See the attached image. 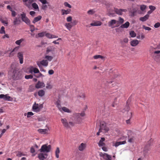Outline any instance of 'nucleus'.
<instances>
[{
  "instance_id": "f257e3e1",
  "label": "nucleus",
  "mask_w": 160,
  "mask_h": 160,
  "mask_svg": "<svg viewBox=\"0 0 160 160\" xmlns=\"http://www.w3.org/2000/svg\"><path fill=\"white\" fill-rule=\"evenodd\" d=\"M20 16H21V18L22 21L28 25H29L30 31L32 32H33L35 30L34 26L33 25H30V21L27 17L26 14L23 12L20 14Z\"/></svg>"
},
{
  "instance_id": "f03ea898",
  "label": "nucleus",
  "mask_w": 160,
  "mask_h": 160,
  "mask_svg": "<svg viewBox=\"0 0 160 160\" xmlns=\"http://www.w3.org/2000/svg\"><path fill=\"white\" fill-rule=\"evenodd\" d=\"M51 149V146L50 145H48L47 144L42 145L41 148L39 149V151L41 152H49Z\"/></svg>"
},
{
  "instance_id": "7ed1b4c3",
  "label": "nucleus",
  "mask_w": 160,
  "mask_h": 160,
  "mask_svg": "<svg viewBox=\"0 0 160 160\" xmlns=\"http://www.w3.org/2000/svg\"><path fill=\"white\" fill-rule=\"evenodd\" d=\"M99 129L102 132H107L109 130V128L106 126V123L104 122H101L100 123Z\"/></svg>"
},
{
  "instance_id": "20e7f679",
  "label": "nucleus",
  "mask_w": 160,
  "mask_h": 160,
  "mask_svg": "<svg viewBox=\"0 0 160 160\" xmlns=\"http://www.w3.org/2000/svg\"><path fill=\"white\" fill-rule=\"evenodd\" d=\"M85 115V114L84 112L80 113H77L74 114V116L75 117V119L78 122L81 120L82 119V117H84Z\"/></svg>"
},
{
  "instance_id": "39448f33",
  "label": "nucleus",
  "mask_w": 160,
  "mask_h": 160,
  "mask_svg": "<svg viewBox=\"0 0 160 160\" xmlns=\"http://www.w3.org/2000/svg\"><path fill=\"white\" fill-rule=\"evenodd\" d=\"M108 26L112 28L118 27L116 26V25H117V20L115 19L111 20L108 22Z\"/></svg>"
},
{
  "instance_id": "423d86ee",
  "label": "nucleus",
  "mask_w": 160,
  "mask_h": 160,
  "mask_svg": "<svg viewBox=\"0 0 160 160\" xmlns=\"http://www.w3.org/2000/svg\"><path fill=\"white\" fill-rule=\"evenodd\" d=\"M99 155L100 157H102L105 160H112L111 156L106 153L100 152Z\"/></svg>"
},
{
  "instance_id": "0eeeda50",
  "label": "nucleus",
  "mask_w": 160,
  "mask_h": 160,
  "mask_svg": "<svg viewBox=\"0 0 160 160\" xmlns=\"http://www.w3.org/2000/svg\"><path fill=\"white\" fill-rule=\"evenodd\" d=\"M114 11L117 14L120 15H122V12H126L127 11V10L126 9H118L117 8H114Z\"/></svg>"
},
{
  "instance_id": "6e6552de",
  "label": "nucleus",
  "mask_w": 160,
  "mask_h": 160,
  "mask_svg": "<svg viewBox=\"0 0 160 160\" xmlns=\"http://www.w3.org/2000/svg\"><path fill=\"white\" fill-rule=\"evenodd\" d=\"M20 14H18V17L20 16L21 17V16H20ZM21 22V20L20 19V17H18V18H15L14 19L13 23L14 25H16L19 24Z\"/></svg>"
},
{
  "instance_id": "1a4fd4ad",
  "label": "nucleus",
  "mask_w": 160,
  "mask_h": 160,
  "mask_svg": "<svg viewBox=\"0 0 160 160\" xmlns=\"http://www.w3.org/2000/svg\"><path fill=\"white\" fill-rule=\"evenodd\" d=\"M45 86V83L43 82L40 81H38L35 85V88L37 89L42 88Z\"/></svg>"
},
{
  "instance_id": "9d476101",
  "label": "nucleus",
  "mask_w": 160,
  "mask_h": 160,
  "mask_svg": "<svg viewBox=\"0 0 160 160\" xmlns=\"http://www.w3.org/2000/svg\"><path fill=\"white\" fill-rule=\"evenodd\" d=\"M13 73L12 78L14 79L18 80L19 79V77L18 76L19 72L17 70L14 69L13 71Z\"/></svg>"
},
{
  "instance_id": "9b49d317",
  "label": "nucleus",
  "mask_w": 160,
  "mask_h": 160,
  "mask_svg": "<svg viewBox=\"0 0 160 160\" xmlns=\"http://www.w3.org/2000/svg\"><path fill=\"white\" fill-rule=\"evenodd\" d=\"M41 109L40 106H39L38 104H36L35 103L32 106V109L34 112H39Z\"/></svg>"
},
{
  "instance_id": "f8f14e48",
  "label": "nucleus",
  "mask_w": 160,
  "mask_h": 160,
  "mask_svg": "<svg viewBox=\"0 0 160 160\" xmlns=\"http://www.w3.org/2000/svg\"><path fill=\"white\" fill-rule=\"evenodd\" d=\"M17 57L19 59L20 63L22 64L23 63V55L22 52H19L17 55Z\"/></svg>"
},
{
  "instance_id": "ddd939ff",
  "label": "nucleus",
  "mask_w": 160,
  "mask_h": 160,
  "mask_svg": "<svg viewBox=\"0 0 160 160\" xmlns=\"http://www.w3.org/2000/svg\"><path fill=\"white\" fill-rule=\"evenodd\" d=\"M47 155L46 154H43L42 153H41L38 155V158L40 160H44L47 158Z\"/></svg>"
},
{
  "instance_id": "4468645a",
  "label": "nucleus",
  "mask_w": 160,
  "mask_h": 160,
  "mask_svg": "<svg viewBox=\"0 0 160 160\" xmlns=\"http://www.w3.org/2000/svg\"><path fill=\"white\" fill-rule=\"evenodd\" d=\"M10 98L11 97L8 96L7 94L4 95L1 94L0 95V98H3L5 100L9 101Z\"/></svg>"
},
{
  "instance_id": "2eb2a0df",
  "label": "nucleus",
  "mask_w": 160,
  "mask_h": 160,
  "mask_svg": "<svg viewBox=\"0 0 160 160\" xmlns=\"http://www.w3.org/2000/svg\"><path fill=\"white\" fill-rule=\"evenodd\" d=\"M61 121L65 127L67 128H68L69 127L68 123L66 119L62 118L61 119Z\"/></svg>"
},
{
  "instance_id": "dca6fc26",
  "label": "nucleus",
  "mask_w": 160,
  "mask_h": 160,
  "mask_svg": "<svg viewBox=\"0 0 160 160\" xmlns=\"http://www.w3.org/2000/svg\"><path fill=\"white\" fill-rule=\"evenodd\" d=\"M48 62L47 60H43L40 62V63H38L37 65L40 67V65H42L44 66H47L48 65Z\"/></svg>"
},
{
  "instance_id": "f3484780",
  "label": "nucleus",
  "mask_w": 160,
  "mask_h": 160,
  "mask_svg": "<svg viewBox=\"0 0 160 160\" xmlns=\"http://www.w3.org/2000/svg\"><path fill=\"white\" fill-rule=\"evenodd\" d=\"M135 138L132 135H128V141L130 143H133L135 140Z\"/></svg>"
},
{
  "instance_id": "a211bd4d",
  "label": "nucleus",
  "mask_w": 160,
  "mask_h": 160,
  "mask_svg": "<svg viewBox=\"0 0 160 160\" xmlns=\"http://www.w3.org/2000/svg\"><path fill=\"white\" fill-rule=\"evenodd\" d=\"M124 22V19L121 17H119L118 18V20H117V25H116V26L119 27L120 25L122 24Z\"/></svg>"
},
{
  "instance_id": "6ab92c4d",
  "label": "nucleus",
  "mask_w": 160,
  "mask_h": 160,
  "mask_svg": "<svg viewBox=\"0 0 160 160\" xmlns=\"http://www.w3.org/2000/svg\"><path fill=\"white\" fill-rule=\"evenodd\" d=\"M38 132L41 134H48V129H39L38 130Z\"/></svg>"
},
{
  "instance_id": "aec40b11",
  "label": "nucleus",
  "mask_w": 160,
  "mask_h": 160,
  "mask_svg": "<svg viewBox=\"0 0 160 160\" xmlns=\"http://www.w3.org/2000/svg\"><path fill=\"white\" fill-rule=\"evenodd\" d=\"M102 24V22L100 21H96L93 22L90 24L91 26H98L101 25Z\"/></svg>"
},
{
  "instance_id": "412c9836",
  "label": "nucleus",
  "mask_w": 160,
  "mask_h": 160,
  "mask_svg": "<svg viewBox=\"0 0 160 160\" xmlns=\"http://www.w3.org/2000/svg\"><path fill=\"white\" fill-rule=\"evenodd\" d=\"M139 43V41L136 39L130 42L131 45L133 47L136 46Z\"/></svg>"
},
{
  "instance_id": "4be33fe9",
  "label": "nucleus",
  "mask_w": 160,
  "mask_h": 160,
  "mask_svg": "<svg viewBox=\"0 0 160 160\" xmlns=\"http://www.w3.org/2000/svg\"><path fill=\"white\" fill-rule=\"evenodd\" d=\"M149 15H146L143 17H140L139 18V20L142 22H145L147 21L149 18Z\"/></svg>"
},
{
  "instance_id": "5701e85b",
  "label": "nucleus",
  "mask_w": 160,
  "mask_h": 160,
  "mask_svg": "<svg viewBox=\"0 0 160 160\" xmlns=\"http://www.w3.org/2000/svg\"><path fill=\"white\" fill-rule=\"evenodd\" d=\"M86 144L85 143H82L78 147V150L80 151H82L85 148Z\"/></svg>"
},
{
  "instance_id": "b1692460",
  "label": "nucleus",
  "mask_w": 160,
  "mask_h": 160,
  "mask_svg": "<svg viewBox=\"0 0 160 160\" xmlns=\"http://www.w3.org/2000/svg\"><path fill=\"white\" fill-rule=\"evenodd\" d=\"M129 22L127 21L124 24H122L120 26V28H127L129 27Z\"/></svg>"
},
{
  "instance_id": "393cba45",
  "label": "nucleus",
  "mask_w": 160,
  "mask_h": 160,
  "mask_svg": "<svg viewBox=\"0 0 160 160\" xmlns=\"http://www.w3.org/2000/svg\"><path fill=\"white\" fill-rule=\"evenodd\" d=\"M93 58L95 59L100 58L103 61L105 60V57H104L99 55H94L93 56Z\"/></svg>"
},
{
  "instance_id": "a878e982",
  "label": "nucleus",
  "mask_w": 160,
  "mask_h": 160,
  "mask_svg": "<svg viewBox=\"0 0 160 160\" xmlns=\"http://www.w3.org/2000/svg\"><path fill=\"white\" fill-rule=\"evenodd\" d=\"M105 139L104 138H102L98 143V145L99 146H102L105 145V144L103 142L105 141Z\"/></svg>"
},
{
  "instance_id": "bb28decb",
  "label": "nucleus",
  "mask_w": 160,
  "mask_h": 160,
  "mask_svg": "<svg viewBox=\"0 0 160 160\" xmlns=\"http://www.w3.org/2000/svg\"><path fill=\"white\" fill-rule=\"evenodd\" d=\"M71 11L70 9H68L67 10L64 9L62 10V15H64V14H67L69 13Z\"/></svg>"
},
{
  "instance_id": "cd10ccee",
  "label": "nucleus",
  "mask_w": 160,
  "mask_h": 160,
  "mask_svg": "<svg viewBox=\"0 0 160 160\" xmlns=\"http://www.w3.org/2000/svg\"><path fill=\"white\" fill-rule=\"evenodd\" d=\"M42 18L41 16H38L37 17H35L32 21V22L34 23H35L36 22H38Z\"/></svg>"
},
{
  "instance_id": "c85d7f7f",
  "label": "nucleus",
  "mask_w": 160,
  "mask_h": 160,
  "mask_svg": "<svg viewBox=\"0 0 160 160\" xmlns=\"http://www.w3.org/2000/svg\"><path fill=\"white\" fill-rule=\"evenodd\" d=\"M38 93L39 96L42 97L44 95L45 92L43 90L41 89L38 91Z\"/></svg>"
},
{
  "instance_id": "c756f323",
  "label": "nucleus",
  "mask_w": 160,
  "mask_h": 160,
  "mask_svg": "<svg viewBox=\"0 0 160 160\" xmlns=\"http://www.w3.org/2000/svg\"><path fill=\"white\" fill-rule=\"evenodd\" d=\"M126 143V142L125 141H122V142H121V141L117 142H116L115 143L114 146H115L116 147H117L119 145H122V144H124Z\"/></svg>"
},
{
  "instance_id": "7c9ffc66",
  "label": "nucleus",
  "mask_w": 160,
  "mask_h": 160,
  "mask_svg": "<svg viewBox=\"0 0 160 160\" xmlns=\"http://www.w3.org/2000/svg\"><path fill=\"white\" fill-rule=\"evenodd\" d=\"M60 152V150L58 147H57L55 151V156L57 158H59V154Z\"/></svg>"
},
{
  "instance_id": "2f4dec72",
  "label": "nucleus",
  "mask_w": 160,
  "mask_h": 160,
  "mask_svg": "<svg viewBox=\"0 0 160 160\" xmlns=\"http://www.w3.org/2000/svg\"><path fill=\"white\" fill-rule=\"evenodd\" d=\"M137 12V9L135 8H133L132 10L130 11V12L132 14V16H135Z\"/></svg>"
},
{
  "instance_id": "473e14b6",
  "label": "nucleus",
  "mask_w": 160,
  "mask_h": 160,
  "mask_svg": "<svg viewBox=\"0 0 160 160\" xmlns=\"http://www.w3.org/2000/svg\"><path fill=\"white\" fill-rule=\"evenodd\" d=\"M32 6L35 10L39 11V7L38 5L36 3H33L32 4Z\"/></svg>"
},
{
  "instance_id": "72a5a7b5",
  "label": "nucleus",
  "mask_w": 160,
  "mask_h": 160,
  "mask_svg": "<svg viewBox=\"0 0 160 160\" xmlns=\"http://www.w3.org/2000/svg\"><path fill=\"white\" fill-rule=\"evenodd\" d=\"M96 12L95 9H93L88 10L87 12V13L89 15H92L94 13Z\"/></svg>"
},
{
  "instance_id": "f704fd0d",
  "label": "nucleus",
  "mask_w": 160,
  "mask_h": 160,
  "mask_svg": "<svg viewBox=\"0 0 160 160\" xmlns=\"http://www.w3.org/2000/svg\"><path fill=\"white\" fill-rule=\"evenodd\" d=\"M65 26L66 28L69 30H70L72 25L71 24V23H66L65 24Z\"/></svg>"
},
{
  "instance_id": "c9c22d12",
  "label": "nucleus",
  "mask_w": 160,
  "mask_h": 160,
  "mask_svg": "<svg viewBox=\"0 0 160 160\" xmlns=\"http://www.w3.org/2000/svg\"><path fill=\"white\" fill-rule=\"evenodd\" d=\"M34 76L37 78H39L41 77H43L44 76L42 74L41 72H39V73H38L37 74H34Z\"/></svg>"
},
{
  "instance_id": "e433bc0d",
  "label": "nucleus",
  "mask_w": 160,
  "mask_h": 160,
  "mask_svg": "<svg viewBox=\"0 0 160 160\" xmlns=\"http://www.w3.org/2000/svg\"><path fill=\"white\" fill-rule=\"evenodd\" d=\"M56 105L57 107L58 108L59 110L61 111L62 108H61V106L60 104V101L59 100H58L56 103Z\"/></svg>"
},
{
  "instance_id": "4c0bfd02",
  "label": "nucleus",
  "mask_w": 160,
  "mask_h": 160,
  "mask_svg": "<svg viewBox=\"0 0 160 160\" xmlns=\"http://www.w3.org/2000/svg\"><path fill=\"white\" fill-rule=\"evenodd\" d=\"M24 39L23 38H21L19 40L16 41L15 42V43L18 45H20L21 43L24 41Z\"/></svg>"
},
{
  "instance_id": "58836bf2",
  "label": "nucleus",
  "mask_w": 160,
  "mask_h": 160,
  "mask_svg": "<svg viewBox=\"0 0 160 160\" xmlns=\"http://www.w3.org/2000/svg\"><path fill=\"white\" fill-rule=\"evenodd\" d=\"M35 1V0H29V2H28V3H26L25 4V6L28 7H29L30 6L31 3Z\"/></svg>"
},
{
  "instance_id": "ea45409f",
  "label": "nucleus",
  "mask_w": 160,
  "mask_h": 160,
  "mask_svg": "<svg viewBox=\"0 0 160 160\" xmlns=\"http://www.w3.org/2000/svg\"><path fill=\"white\" fill-rule=\"evenodd\" d=\"M63 111L67 112H71V111L67 108L65 107H63L61 109Z\"/></svg>"
},
{
  "instance_id": "a19ab883",
  "label": "nucleus",
  "mask_w": 160,
  "mask_h": 160,
  "mask_svg": "<svg viewBox=\"0 0 160 160\" xmlns=\"http://www.w3.org/2000/svg\"><path fill=\"white\" fill-rule=\"evenodd\" d=\"M46 37L50 38H54L55 37L54 35H52L49 33H47L45 34Z\"/></svg>"
},
{
  "instance_id": "79ce46f5",
  "label": "nucleus",
  "mask_w": 160,
  "mask_h": 160,
  "mask_svg": "<svg viewBox=\"0 0 160 160\" xmlns=\"http://www.w3.org/2000/svg\"><path fill=\"white\" fill-rule=\"evenodd\" d=\"M147 8L146 5L143 4L142 5L140 6V9L142 11H144Z\"/></svg>"
},
{
  "instance_id": "37998d69",
  "label": "nucleus",
  "mask_w": 160,
  "mask_h": 160,
  "mask_svg": "<svg viewBox=\"0 0 160 160\" xmlns=\"http://www.w3.org/2000/svg\"><path fill=\"white\" fill-rule=\"evenodd\" d=\"M129 34L131 37L134 38L136 36V34L133 31H131Z\"/></svg>"
},
{
  "instance_id": "c03bdc74",
  "label": "nucleus",
  "mask_w": 160,
  "mask_h": 160,
  "mask_svg": "<svg viewBox=\"0 0 160 160\" xmlns=\"http://www.w3.org/2000/svg\"><path fill=\"white\" fill-rule=\"evenodd\" d=\"M53 87V86L50 83H48L47 84L46 88L48 89H51Z\"/></svg>"
},
{
  "instance_id": "a18cd8bd",
  "label": "nucleus",
  "mask_w": 160,
  "mask_h": 160,
  "mask_svg": "<svg viewBox=\"0 0 160 160\" xmlns=\"http://www.w3.org/2000/svg\"><path fill=\"white\" fill-rule=\"evenodd\" d=\"M45 58L47 59L49 61H51L53 57L52 56L47 55L45 56Z\"/></svg>"
},
{
  "instance_id": "49530a36",
  "label": "nucleus",
  "mask_w": 160,
  "mask_h": 160,
  "mask_svg": "<svg viewBox=\"0 0 160 160\" xmlns=\"http://www.w3.org/2000/svg\"><path fill=\"white\" fill-rule=\"evenodd\" d=\"M16 50H17V48H14L13 50L10 52V53L9 54V57H12L13 56L15 53L14 52Z\"/></svg>"
},
{
  "instance_id": "de8ad7c7",
  "label": "nucleus",
  "mask_w": 160,
  "mask_h": 160,
  "mask_svg": "<svg viewBox=\"0 0 160 160\" xmlns=\"http://www.w3.org/2000/svg\"><path fill=\"white\" fill-rule=\"evenodd\" d=\"M33 72L34 73L37 74L39 73L40 71L38 68H34L33 69Z\"/></svg>"
},
{
  "instance_id": "09e8293b",
  "label": "nucleus",
  "mask_w": 160,
  "mask_h": 160,
  "mask_svg": "<svg viewBox=\"0 0 160 160\" xmlns=\"http://www.w3.org/2000/svg\"><path fill=\"white\" fill-rule=\"evenodd\" d=\"M5 28L3 26L1 27V30H0V33L2 34L5 33V31L4 30Z\"/></svg>"
},
{
  "instance_id": "8fccbe9b",
  "label": "nucleus",
  "mask_w": 160,
  "mask_h": 160,
  "mask_svg": "<svg viewBox=\"0 0 160 160\" xmlns=\"http://www.w3.org/2000/svg\"><path fill=\"white\" fill-rule=\"evenodd\" d=\"M45 32H41L38 33V37H42L45 35Z\"/></svg>"
},
{
  "instance_id": "3c124183",
  "label": "nucleus",
  "mask_w": 160,
  "mask_h": 160,
  "mask_svg": "<svg viewBox=\"0 0 160 160\" xmlns=\"http://www.w3.org/2000/svg\"><path fill=\"white\" fill-rule=\"evenodd\" d=\"M25 78L26 79H32L33 78V76L31 74L27 75L25 76Z\"/></svg>"
},
{
  "instance_id": "603ef678",
  "label": "nucleus",
  "mask_w": 160,
  "mask_h": 160,
  "mask_svg": "<svg viewBox=\"0 0 160 160\" xmlns=\"http://www.w3.org/2000/svg\"><path fill=\"white\" fill-rule=\"evenodd\" d=\"M142 28L143 29H144L146 30L150 31L151 30V29L150 28L146 27L144 25H143L142 26Z\"/></svg>"
},
{
  "instance_id": "864d4df0",
  "label": "nucleus",
  "mask_w": 160,
  "mask_h": 160,
  "mask_svg": "<svg viewBox=\"0 0 160 160\" xmlns=\"http://www.w3.org/2000/svg\"><path fill=\"white\" fill-rule=\"evenodd\" d=\"M149 8L150 9V10L152 11V12L156 9V7L155 6L152 5L149 6Z\"/></svg>"
},
{
  "instance_id": "5fc2aeb1",
  "label": "nucleus",
  "mask_w": 160,
  "mask_h": 160,
  "mask_svg": "<svg viewBox=\"0 0 160 160\" xmlns=\"http://www.w3.org/2000/svg\"><path fill=\"white\" fill-rule=\"evenodd\" d=\"M117 95H116L115 96L117 97L115 98V100H114L115 101L116 100L117 97H119L120 96L121 94V92L120 91H118L117 92Z\"/></svg>"
},
{
  "instance_id": "6e6d98bb",
  "label": "nucleus",
  "mask_w": 160,
  "mask_h": 160,
  "mask_svg": "<svg viewBox=\"0 0 160 160\" xmlns=\"http://www.w3.org/2000/svg\"><path fill=\"white\" fill-rule=\"evenodd\" d=\"M154 27L155 28H157L160 27V23L159 22H158L156 23L154 26Z\"/></svg>"
},
{
  "instance_id": "4d7b16f0",
  "label": "nucleus",
  "mask_w": 160,
  "mask_h": 160,
  "mask_svg": "<svg viewBox=\"0 0 160 160\" xmlns=\"http://www.w3.org/2000/svg\"><path fill=\"white\" fill-rule=\"evenodd\" d=\"M64 5L67 7H68L70 8H72V6L68 3L67 2H65L64 3Z\"/></svg>"
},
{
  "instance_id": "13d9d810",
  "label": "nucleus",
  "mask_w": 160,
  "mask_h": 160,
  "mask_svg": "<svg viewBox=\"0 0 160 160\" xmlns=\"http://www.w3.org/2000/svg\"><path fill=\"white\" fill-rule=\"evenodd\" d=\"M33 113L31 112H28L27 113V117L28 118H29L31 116H32L33 115Z\"/></svg>"
},
{
  "instance_id": "bf43d9fd",
  "label": "nucleus",
  "mask_w": 160,
  "mask_h": 160,
  "mask_svg": "<svg viewBox=\"0 0 160 160\" xmlns=\"http://www.w3.org/2000/svg\"><path fill=\"white\" fill-rule=\"evenodd\" d=\"M25 155L23 154L22 152H19L17 154V156L18 157H22V156H25Z\"/></svg>"
},
{
  "instance_id": "052dcab7",
  "label": "nucleus",
  "mask_w": 160,
  "mask_h": 160,
  "mask_svg": "<svg viewBox=\"0 0 160 160\" xmlns=\"http://www.w3.org/2000/svg\"><path fill=\"white\" fill-rule=\"evenodd\" d=\"M43 4L48 3L46 0H39Z\"/></svg>"
},
{
  "instance_id": "680f3d73",
  "label": "nucleus",
  "mask_w": 160,
  "mask_h": 160,
  "mask_svg": "<svg viewBox=\"0 0 160 160\" xmlns=\"http://www.w3.org/2000/svg\"><path fill=\"white\" fill-rule=\"evenodd\" d=\"M0 20L1 22L4 24H6V25H7L8 24V22L7 21L4 20L2 19H1Z\"/></svg>"
},
{
  "instance_id": "e2e57ef3",
  "label": "nucleus",
  "mask_w": 160,
  "mask_h": 160,
  "mask_svg": "<svg viewBox=\"0 0 160 160\" xmlns=\"http://www.w3.org/2000/svg\"><path fill=\"white\" fill-rule=\"evenodd\" d=\"M52 51V49L51 47H48L47 49V52L48 53Z\"/></svg>"
},
{
  "instance_id": "0e129e2a",
  "label": "nucleus",
  "mask_w": 160,
  "mask_h": 160,
  "mask_svg": "<svg viewBox=\"0 0 160 160\" xmlns=\"http://www.w3.org/2000/svg\"><path fill=\"white\" fill-rule=\"evenodd\" d=\"M72 18L71 16H69L67 18V20L68 22H71L72 20Z\"/></svg>"
},
{
  "instance_id": "69168bd1",
  "label": "nucleus",
  "mask_w": 160,
  "mask_h": 160,
  "mask_svg": "<svg viewBox=\"0 0 160 160\" xmlns=\"http://www.w3.org/2000/svg\"><path fill=\"white\" fill-rule=\"evenodd\" d=\"M11 11L12 12V16L13 17H15L16 15V12L15 11L12 10V11Z\"/></svg>"
},
{
  "instance_id": "338daca9",
  "label": "nucleus",
  "mask_w": 160,
  "mask_h": 160,
  "mask_svg": "<svg viewBox=\"0 0 160 160\" xmlns=\"http://www.w3.org/2000/svg\"><path fill=\"white\" fill-rule=\"evenodd\" d=\"M48 73L49 75H52L54 73V72L53 70L51 69L49 70Z\"/></svg>"
},
{
  "instance_id": "774afa93",
  "label": "nucleus",
  "mask_w": 160,
  "mask_h": 160,
  "mask_svg": "<svg viewBox=\"0 0 160 160\" xmlns=\"http://www.w3.org/2000/svg\"><path fill=\"white\" fill-rule=\"evenodd\" d=\"M128 39L127 38H124L123 40V42H124L125 43H127L128 42Z\"/></svg>"
}]
</instances>
